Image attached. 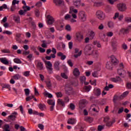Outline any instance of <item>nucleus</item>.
<instances>
[{"mask_svg": "<svg viewBox=\"0 0 131 131\" xmlns=\"http://www.w3.org/2000/svg\"><path fill=\"white\" fill-rule=\"evenodd\" d=\"M117 7L118 8L119 10H120L121 12L125 11V10H126V5H125L124 4L121 3L118 4Z\"/></svg>", "mask_w": 131, "mask_h": 131, "instance_id": "obj_8", "label": "nucleus"}, {"mask_svg": "<svg viewBox=\"0 0 131 131\" xmlns=\"http://www.w3.org/2000/svg\"><path fill=\"white\" fill-rule=\"evenodd\" d=\"M129 92L128 91H126L123 93V95H122L121 97H122V98H125V97L127 96V94H129Z\"/></svg>", "mask_w": 131, "mask_h": 131, "instance_id": "obj_49", "label": "nucleus"}, {"mask_svg": "<svg viewBox=\"0 0 131 131\" xmlns=\"http://www.w3.org/2000/svg\"><path fill=\"white\" fill-rule=\"evenodd\" d=\"M14 79H15V80H18V79H20L21 78V76L19 74H15L13 76Z\"/></svg>", "mask_w": 131, "mask_h": 131, "instance_id": "obj_38", "label": "nucleus"}, {"mask_svg": "<svg viewBox=\"0 0 131 131\" xmlns=\"http://www.w3.org/2000/svg\"><path fill=\"white\" fill-rule=\"evenodd\" d=\"M61 76L62 77V78H64V79H67L68 78V77L65 73H61Z\"/></svg>", "mask_w": 131, "mask_h": 131, "instance_id": "obj_56", "label": "nucleus"}, {"mask_svg": "<svg viewBox=\"0 0 131 131\" xmlns=\"http://www.w3.org/2000/svg\"><path fill=\"white\" fill-rule=\"evenodd\" d=\"M43 64L40 61H38L37 63V68L39 70H42L43 69Z\"/></svg>", "mask_w": 131, "mask_h": 131, "instance_id": "obj_22", "label": "nucleus"}, {"mask_svg": "<svg viewBox=\"0 0 131 131\" xmlns=\"http://www.w3.org/2000/svg\"><path fill=\"white\" fill-rule=\"evenodd\" d=\"M119 13L118 12H116V13H115V16L113 17V19L114 20H116V19H117V18H119Z\"/></svg>", "mask_w": 131, "mask_h": 131, "instance_id": "obj_51", "label": "nucleus"}, {"mask_svg": "<svg viewBox=\"0 0 131 131\" xmlns=\"http://www.w3.org/2000/svg\"><path fill=\"white\" fill-rule=\"evenodd\" d=\"M38 127L41 130H42V129H43V128H45V126H43L42 124H39L38 125Z\"/></svg>", "mask_w": 131, "mask_h": 131, "instance_id": "obj_61", "label": "nucleus"}, {"mask_svg": "<svg viewBox=\"0 0 131 131\" xmlns=\"http://www.w3.org/2000/svg\"><path fill=\"white\" fill-rule=\"evenodd\" d=\"M107 25L109 28H113L114 27V23L111 21L108 22Z\"/></svg>", "mask_w": 131, "mask_h": 131, "instance_id": "obj_34", "label": "nucleus"}, {"mask_svg": "<svg viewBox=\"0 0 131 131\" xmlns=\"http://www.w3.org/2000/svg\"><path fill=\"white\" fill-rule=\"evenodd\" d=\"M73 74L74 76H78L80 74L79 70L77 68H75L73 71Z\"/></svg>", "mask_w": 131, "mask_h": 131, "instance_id": "obj_26", "label": "nucleus"}, {"mask_svg": "<svg viewBox=\"0 0 131 131\" xmlns=\"http://www.w3.org/2000/svg\"><path fill=\"white\" fill-rule=\"evenodd\" d=\"M57 104L58 105H60V106H65V102L61 99H57Z\"/></svg>", "mask_w": 131, "mask_h": 131, "instance_id": "obj_23", "label": "nucleus"}, {"mask_svg": "<svg viewBox=\"0 0 131 131\" xmlns=\"http://www.w3.org/2000/svg\"><path fill=\"white\" fill-rule=\"evenodd\" d=\"M2 53H3V54H11V50L9 49H4L1 50Z\"/></svg>", "mask_w": 131, "mask_h": 131, "instance_id": "obj_29", "label": "nucleus"}, {"mask_svg": "<svg viewBox=\"0 0 131 131\" xmlns=\"http://www.w3.org/2000/svg\"><path fill=\"white\" fill-rule=\"evenodd\" d=\"M42 5V3H41V2L39 1L36 4L35 6L39 7H41Z\"/></svg>", "mask_w": 131, "mask_h": 131, "instance_id": "obj_58", "label": "nucleus"}, {"mask_svg": "<svg viewBox=\"0 0 131 131\" xmlns=\"http://www.w3.org/2000/svg\"><path fill=\"white\" fill-rule=\"evenodd\" d=\"M86 103V100L82 99L81 100L79 104V107L80 109H82V108H84L85 107V103Z\"/></svg>", "mask_w": 131, "mask_h": 131, "instance_id": "obj_16", "label": "nucleus"}, {"mask_svg": "<svg viewBox=\"0 0 131 131\" xmlns=\"http://www.w3.org/2000/svg\"><path fill=\"white\" fill-rule=\"evenodd\" d=\"M103 128H104V127H103V126H102V125H99L98 126V131H102Z\"/></svg>", "mask_w": 131, "mask_h": 131, "instance_id": "obj_63", "label": "nucleus"}, {"mask_svg": "<svg viewBox=\"0 0 131 131\" xmlns=\"http://www.w3.org/2000/svg\"><path fill=\"white\" fill-rule=\"evenodd\" d=\"M106 68L107 69H108L109 70H112V68H113V66H112V64L110 62H107L106 63Z\"/></svg>", "mask_w": 131, "mask_h": 131, "instance_id": "obj_27", "label": "nucleus"}, {"mask_svg": "<svg viewBox=\"0 0 131 131\" xmlns=\"http://www.w3.org/2000/svg\"><path fill=\"white\" fill-rule=\"evenodd\" d=\"M70 108L71 110H74L75 109V105L73 103H71L70 104Z\"/></svg>", "mask_w": 131, "mask_h": 131, "instance_id": "obj_59", "label": "nucleus"}, {"mask_svg": "<svg viewBox=\"0 0 131 131\" xmlns=\"http://www.w3.org/2000/svg\"><path fill=\"white\" fill-rule=\"evenodd\" d=\"M60 65V62L59 61H55L54 62V69H55V70H57V71H59V70H60V67H59V66Z\"/></svg>", "mask_w": 131, "mask_h": 131, "instance_id": "obj_20", "label": "nucleus"}, {"mask_svg": "<svg viewBox=\"0 0 131 131\" xmlns=\"http://www.w3.org/2000/svg\"><path fill=\"white\" fill-rule=\"evenodd\" d=\"M92 49H93V46L91 45H88L85 46L84 49V51L87 55H91L92 54L91 53V51H92Z\"/></svg>", "mask_w": 131, "mask_h": 131, "instance_id": "obj_5", "label": "nucleus"}, {"mask_svg": "<svg viewBox=\"0 0 131 131\" xmlns=\"http://www.w3.org/2000/svg\"><path fill=\"white\" fill-rule=\"evenodd\" d=\"M111 61L113 64V65H117L118 64V60L114 55H112L111 56Z\"/></svg>", "mask_w": 131, "mask_h": 131, "instance_id": "obj_14", "label": "nucleus"}, {"mask_svg": "<svg viewBox=\"0 0 131 131\" xmlns=\"http://www.w3.org/2000/svg\"><path fill=\"white\" fill-rule=\"evenodd\" d=\"M14 20L16 23H20V16H14Z\"/></svg>", "mask_w": 131, "mask_h": 131, "instance_id": "obj_35", "label": "nucleus"}, {"mask_svg": "<svg viewBox=\"0 0 131 131\" xmlns=\"http://www.w3.org/2000/svg\"><path fill=\"white\" fill-rule=\"evenodd\" d=\"M119 67L120 68V70H118V73L119 74V75H122V73L120 72L122 71V69H123V63H121L119 65Z\"/></svg>", "mask_w": 131, "mask_h": 131, "instance_id": "obj_25", "label": "nucleus"}, {"mask_svg": "<svg viewBox=\"0 0 131 131\" xmlns=\"http://www.w3.org/2000/svg\"><path fill=\"white\" fill-rule=\"evenodd\" d=\"M95 35H96V33H95L94 31H91L89 34V36L91 39H94V37H95Z\"/></svg>", "mask_w": 131, "mask_h": 131, "instance_id": "obj_28", "label": "nucleus"}, {"mask_svg": "<svg viewBox=\"0 0 131 131\" xmlns=\"http://www.w3.org/2000/svg\"><path fill=\"white\" fill-rule=\"evenodd\" d=\"M85 121H86V122H89L90 123H92L93 122V118L90 117H86L84 118Z\"/></svg>", "mask_w": 131, "mask_h": 131, "instance_id": "obj_30", "label": "nucleus"}, {"mask_svg": "<svg viewBox=\"0 0 131 131\" xmlns=\"http://www.w3.org/2000/svg\"><path fill=\"white\" fill-rule=\"evenodd\" d=\"M33 98H34V96H33V95H32L31 96H28V97H27L26 98V101H27V102H29V101L32 100V99H33Z\"/></svg>", "mask_w": 131, "mask_h": 131, "instance_id": "obj_44", "label": "nucleus"}, {"mask_svg": "<svg viewBox=\"0 0 131 131\" xmlns=\"http://www.w3.org/2000/svg\"><path fill=\"white\" fill-rule=\"evenodd\" d=\"M55 94L58 98H62V97H63V94H62L61 92H57Z\"/></svg>", "mask_w": 131, "mask_h": 131, "instance_id": "obj_48", "label": "nucleus"}, {"mask_svg": "<svg viewBox=\"0 0 131 131\" xmlns=\"http://www.w3.org/2000/svg\"><path fill=\"white\" fill-rule=\"evenodd\" d=\"M4 9H8V5L6 4H3L2 5V6L0 7V11H3V10H4Z\"/></svg>", "mask_w": 131, "mask_h": 131, "instance_id": "obj_39", "label": "nucleus"}, {"mask_svg": "<svg viewBox=\"0 0 131 131\" xmlns=\"http://www.w3.org/2000/svg\"><path fill=\"white\" fill-rule=\"evenodd\" d=\"M38 107L40 110H41V111H43L45 110V108H46V105H45L44 104L40 103L38 105Z\"/></svg>", "mask_w": 131, "mask_h": 131, "instance_id": "obj_32", "label": "nucleus"}, {"mask_svg": "<svg viewBox=\"0 0 131 131\" xmlns=\"http://www.w3.org/2000/svg\"><path fill=\"white\" fill-rule=\"evenodd\" d=\"M95 5L97 7H101V6H103V2H96L95 3Z\"/></svg>", "mask_w": 131, "mask_h": 131, "instance_id": "obj_46", "label": "nucleus"}, {"mask_svg": "<svg viewBox=\"0 0 131 131\" xmlns=\"http://www.w3.org/2000/svg\"><path fill=\"white\" fill-rule=\"evenodd\" d=\"M0 85L2 86V90L4 91V89H7L9 91H11V85L7 83H1Z\"/></svg>", "mask_w": 131, "mask_h": 131, "instance_id": "obj_9", "label": "nucleus"}, {"mask_svg": "<svg viewBox=\"0 0 131 131\" xmlns=\"http://www.w3.org/2000/svg\"><path fill=\"white\" fill-rule=\"evenodd\" d=\"M23 9L25 12H27V11H30V7L27 6H24L23 7Z\"/></svg>", "mask_w": 131, "mask_h": 131, "instance_id": "obj_37", "label": "nucleus"}, {"mask_svg": "<svg viewBox=\"0 0 131 131\" xmlns=\"http://www.w3.org/2000/svg\"><path fill=\"white\" fill-rule=\"evenodd\" d=\"M84 89L86 91V92H90V91H91V89H92V86L91 85L85 86L84 87Z\"/></svg>", "mask_w": 131, "mask_h": 131, "instance_id": "obj_42", "label": "nucleus"}, {"mask_svg": "<svg viewBox=\"0 0 131 131\" xmlns=\"http://www.w3.org/2000/svg\"><path fill=\"white\" fill-rule=\"evenodd\" d=\"M127 89L131 90V82L127 83Z\"/></svg>", "mask_w": 131, "mask_h": 131, "instance_id": "obj_64", "label": "nucleus"}, {"mask_svg": "<svg viewBox=\"0 0 131 131\" xmlns=\"http://www.w3.org/2000/svg\"><path fill=\"white\" fill-rule=\"evenodd\" d=\"M53 3L56 7H60L62 5L63 1L62 0H53Z\"/></svg>", "mask_w": 131, "mask_h": 131, "instance_id": "obj_17", "label": "nucleus"}, {"mask_svg": "<svg viewBox=\"0 0 131 131\" xmlns=\"http://www.w3.org/2000/svg\"><path fill=\"white\" fill-rule=\"evenodd\" d=\"M19 14L22 16L23 15H25V13H26L25 10H20L18 12Z\"/></svg>", "mask_w": 131, "mask_h": 131, "instance_id": "obj_57", "label": "nucleus"}, {"mask_svg": "<svg viewBox=\"0 0 131 131\" xmlns=\"http://www.w3.org/2000/svg\"><path fill=\"white\" fill-rule=\"evenodd\" d=\"M3 33L4 34H7V35H12L13 34V32L9 31H4Z\"/></svg>", "mask_w": 131, "mask_h": 131, "instance_id": "obj_45", "label": "nucleus"}, {"mask_svg": "<svg viewBox=\"0 0 131 131\" xmlns=\"http://www.w3.org/2000/svg\"><path fill=\"white\" fill-rule=\"evenodd\" d=\"M94 95L95 96H100L101 95V90L100 89L95 88L94 89Z\"/></svg>", "mask_w": 131, "mask_h": 131, "instance_id": "obj_21", "label": "nucleus"}, {"mask_svg": "<svg viewBox=\"0 0 131 131\" xmlns=\"http://www.w3.org/2000/svg\"><path fill=\"white\" fill-rule=\"evenodd\" d=\"M120 32L123 33V34H125V33H128V28H123L120 30Z\"/></svg>", "mask_w": 131, "mask_h": 131, "instance_id": "obj_31", "label": "nucleus"}, {"mask_svg": "<svg viewBox=\"0 0 131 131\" xmlns=\"http://www.w3.org/2000/svg\"><path fill=\"white\" fill-rule=\"evenodd\" d=\"M13 61L14 63H16V64H21V63H22V61L19 58H14Z\"/></svg>", "mask_w": 131, "mask_h": 131, "instance_id": "obj_36", "label": "nucleus"}, {"mask_svg": "<svg viewBox=\"0 0 131 131\" xmlns=\"http://www.w3.org/2000/svg\"><path fill=\"white\" fill-rule=\"evenodd\" d=\"M48 104L50 105V111H54V107H55V100L53 99H49L47 101Z\"/></svg>", "mask_w": 131, "mask_h": 131, "instance_id": "obj_6", "label": "nucleus"}, {"mask_svg": "<svg viewBox=\"0 0 131 131\" xmlns=\"http://www.w3.org/2000/svg\"><path fill=\"white\" fill-rule=\"evenodd\" d=\"M55 22V18L51 15H48L47 16V24L48 25H52L54 24Z\"/></svg>", "mask_w": 131, "mask_h": 131, "instance_id": "obj_4", "label": "nucleus"}, {"mask_svg": "<svg viewBox=\"0 0 131 131\" xmlns=\"http://www.w3.org/2000/svg\"><path fill=\"white\" fill-rule=\"evenodd\" d=\"M73 3L75 8H79L81 6V0H73Z\"/></svg>", "mask_w": 131, "mask_h": 131, "instance_id": "obj_10", "label": "nucleus"}, {"mask_svg": "<svg viewBox=\"0 0 131 131\" xmlns=\"http://www.w3.org/2000/svg\"><path fill=\"white\" fill-rule=\"evenodd\" d=\"M24 92L26 96H29V94H30V90H29V89H25L24 90Z\"/></svg>", "mask_w": 131, "mask_h": 131, "instance_id": "obj_40", "label": "nucleus"}, {"mask_svg": "<svg viewBox=\"0 0 131 131\" xmlns=\"http://www.w3.org/2000/svg\"><path fill=\"white\" fill-rule=\"evenodd\" d=\"M86 79V78L84 76H83L80 77V80L82 83H83L84 81H85Z\"/></svg>", "mask_w": 131, "mask_h": 131, "instance_id": "obj_41", "label": "nucleus"}, {"mask_svg": "<svg viewBox=\"0 0 131 131\" xmlns=\"http://www.w3.org/2000/svg\"><path fill=\"white\" fill-rule=\"evenodd\" d=\"M15 115H18V113L17 112L13 113L12 115H10L9 116H8L9 119L14 121L16 119V116Z\"/></svg>", "mask_w": 131, "mask_h": 131, "instance_id": "obj_15", "label": "nucleus"}, {"mask_svg": "<svg viewBox=\"0 0 131 131\" xmlns=\"http://www.w3.org/2000/svg\"><path fill=\"white\" fill-rule=\"evenodd\" d=\"M81 54H82V51H80L78 54L74 55V57L76 58H78V57H80V56H81Z\"/></svg>", "mask_w": 131, "mask_h": 131, "instance_id": "obj_47", "label": "nucleus"}, {"mask_svg": "<svg viewBox=\"0 0 131 131\" xmlns=\"http://www.w3.org/2000/svg\"><path fill=\"white\" fill-rule=\"evenodd\" d=\"M111 80L113 82H118V81H121V78L119 77H117L116 78H112Z\"/></svg>", "mask_w": 131, "mask_h": 131, "instance_id": "obj_24", "label": "nucleus"}, {"mask_svg": "<svg viewBox=\"0 0 131 131\" xmlns=\"http://www.w3.org/2000/svg\"><path fill=\"white\" fill-rule=\"evenodd\" d=\"M79 19L81 20L83 22L86 21V15H85V12L81 11L78 13Z\"/></svg>", "mask_w": 131, "mask_h": 131, "instance_id": "obj_2", "label": "nucleus"}, {"mask_svg": "<svg viewBox=\"0 0 131 131\" xmlns=\"http://www.w3.org/2000/svg\"><path fill=\"white\" fill-rule=\"evenodd\" d=\"M106 36L108 37H111L113 36V32H108L106 33Z\"/></svg>", "mask_w": 131, "mask_h": 131, "instance_id": "obj_50", "label": "nucleus"}, {"mask_svg": "<svg viewBox=\"0 0 131 131\" xmlns=\"http://www.w3.org/2000/svg\"><path fill=\"white\" fill-rule=\"evenodd\" d=\"M20 1L17 0H13L12 6L11 7L10 10L11 12H14L16 10V5H19Z\"/></svg>", "mask_w": 131, "mask_h": 131, "instance_id": "obj_7", "label": "nucleus"}, {"mask_svg": "<svg viewBox=\"0 0 131 131\" xmlns=\"http://www.w3.org/2000/svg\"><path fill=\"white\" fill-rule=\"evenodd\" d=\"M76 38L78 41H81L83 39V36L80 32H77L75 34Z\"/></svg>", "mask_w": 131, "mask_h": 131, "instance_id": "obj_12", "label": "nucleus"}, {"mask_svg": "<svg viewBox=\"0 0 131 131\" xmlns=\"http://www.w3.org/2000/svg\"><path fill=\"white\" fill-rule=\"evenodd\" d=\"M24 76H26L27 77L30 75V71H26L24 73Z\"/></svg>", "mask_w": 131, "mask_h": 131, "instance_id": "obj_53", "label": "nucleus"}, {"mask_svg": "<svg viewBox=\"0 0 131 131\" xmlns=\"http://www.w3.org/2000/svg\"><path fill=\"white\" fill-rule=\"evenodd\" d=\"M93 45H94V46H97V48H102V45H101L100 42L98 41H94L93 42Z\"/></svg>", "mask_w": 131, "mask_h": 131, "instance_id": "obj_33", "label": "nucleus"}, {"mask_svg": "<svg viewBox=\"0 0 131 131\" xmlns=\"http://www.w3.org/2000/svg\"><path fill=\"white\" fill-rule=\"evenodd\" d=\"M23 48L24 49L25 51H27V50H29V46L27 45H25L23 46Z\"/></svg>", "mask_w": 131, "mask_h": 131, "instance_id": "obj_62", "label": "nucleus"}, {"mask_svg": "<svg viewBox=\"0 0 131 131\" xmlns=\"http://www.w3.org/2000/svg\"><path fill=\"white\" fill-rule=\"evenodd\" d=\"M123 110H124V108H123V107H122L119 108V110L118 111V114H121V113H122V112H123Z\"/></svg>", "mask_w": 131, "mask_h": 131, "instance_id": "obj_52", "label": "nucleus"}, {"mask_svg": "<svg viewBox=\"0 0 131 131\" xmlns=\"http://www.w3.org/2000/svg\"><path fill=\"white\" fill-rule=\"evenodd\" d=\"M68 124H72V125H73V124H75V123H76L75 119H74V118L69 119L68 120Z\"/></svg>", "mask_w": 131, "mask_h": 131, "instance_id": "obj_19", "label": "nucleus"}, {"mask_svg": "<svg viewBox=\"0 0 131 131\" xmlns=\"http://www.w3.org/2000/svg\"><path fill=\"white\" fill-rule=\"evenodd\" d=\"M0 61L1 63H3V64H4L5 65H9V61L7 59V58H1Z\"/></svg>", "mask_w": 131, "mask_h": 131, "instance_id": "obj_18", "label": "nucleus"}, {"mask_svg": "<svg viewBox=\"0 0 131 131\" xmlns=\"http://www.w3.org/2000/svg\"><path fill=\"white\" fill-rule=\"evenodd\" d=\"M95 15L96 18L100 21H103L104 19H106V14L101 10H97L96 12Z\"/></svg>", "mask_w": 131, "mask_h": 131, "instance_id": "obj_1", "label": "nucleus"}, {"mask_svg": "<svg viewBox=\"0 0 131 131\" xmlns=\"http://www.w3.org/2000/svg\"><path fill=\"white\" fill-rule=\"evenodd\" d=\"M66 30H67V31H71L72 29L71 26H70V25H67L66 26Z\"/></svg>", "mask_w": 131, "mask_h": 131, "instance_id": "obj_43", "label": "nucleus"}, {"mask_svg": "<svg viewBox=\"0 0 131 131\" xmlns=\"http://www.w3.org/2000/svg\"><path fill=\"white\" fill-rule=\"evenodd\" d=\"M65 20H69L70 19H71V15L69 14H67L64 16Z\"/></svg>", "mask_w": 131, "mask_h": 131, "instance_id": "obj_55", "label": "nucleus"}, {"mask_svg": "<svg viewBox=\"0 0 131 131\" xmlns=\"http://www.w3.org/2000/svg\"><path fill=\"white\" fill-rule=\"evenodd\" d=\"M117 41L115 40H112V47L113 48V51L116 52L117 50Z\"/></svg>", "mask_w": 131, "mask_h": 131, "instance_id": "obj_11", "label": "nucleus"}, {"mask_svg": "<svg viewBox=\"0 0 131 131\" xmlns=\"http://www.w3.org/2000/svg\"><path fill=\"white\" fill-rule=\"evenodd\" d=\"M46 64L47 65L46 67L49 74H52L53 73V68H52L53 65L52 63H51V61H46Z\"/></svg>", "mask_w": 131, "mask_h": 131, "instance_id": "obj_3", "label": "nucleus"}, {"mask_svg": "<svg viewBox=\"0 0 131 131\" xmlns=\"http://www.w3.org/2000/svg\"><path fill=\"white\" fill-rule=\"evenodd\" d=\"M100 56V53H99V51L98 50H95L92 53V57L94 58V59H95V60H98L99 59V57Z\"/></svg>", "mask_w": 131, "mask_h": 131, "instance_id": "obj_13", "label": "nucleus"}, {"mask_svg": "<svg viewBox=\"0 0 131 131\" xmlns=\"http://www.w3.org/2000/svg\"><path fill=\"white\" fill-rule=\"evenodd\" d=\"M98 29H99V30H103L104 29V25L102 24H101L98 26Z\"/></svg>", "mask_w": 131, "mask_h": 131, "instance_id": "obj_60", "label": "nucleus"}, {"mask_svg": "<svg viewBox=\"0 0 131 131\" xmlns=\"http://www.w3.org/2000/svg\"><path fill=\"white\" fill-rule=\"evenodd\" d=\"M67 63L68 64V65H69V66H70V67H73V63H72V61H71V60H69L67 61Z\"/></svg>", "mask_w": 131, "mask_h": 131, "instance_id": "obj_54", "label": "nucleus"}]
</instances>
